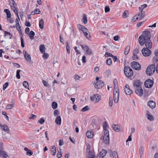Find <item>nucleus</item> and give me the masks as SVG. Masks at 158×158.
Masks as SVG:
<instances>
[{
  "label": "nucleus",
  "instance_id": "obj_58",
  "mask_svg": "<svg viewBox=\"0 0 158 158\" xmlns=\"http://www.w3.org/2000/svg\"><path fill=\"white\" fill-rule=\"evenodd\" d=\"M20 40L21 41V46L23 48L24 47V40L23 38H22V36L21 37Z\"/></svg>",
  "mask_w": 158,
  "mask_h": 158
},
{
  "label": "nucleus",
  "instance_id": "obj_60",
  "mask_svg": "<svg viewBox=\"0 0 158 158\" xmlns=\"http://www.w3.org/2000/svg\"><path fill=\"white\" fill-rule=\"evenodd\" d=\"M147 115H148V118L149 120L152 121L153 119V116L152 115L150 114H147Z\"/></svg>",
  "mask_w": 158,
  "mask_h": 158
},
{
  "label": "nucleus",
  "instance_id": "obj_28",
  "mask_svg": "<svg viewBox=\"0 0 158 158\" xmlns=\"http://www.w3.org/2000/svg\"><path fill=\"white\" fill-rule=\"evenodd\" d=\"M4 11L6 13L7 18H10L11 16V14L10 10L8 9H5Z\"/></svg>",
  "mask_w": 158,
  "mask_h": 158
},
{
  "label": "nucleus",
  "instance_id": "obj_57",
  "mask_svg": "<svg viewBox=\"0 0 158 158\" xmlns=\"http://www.w3.org/2000/svg\"><path fill=\"white\" fill-rule=\"evenodd\" d=\"M110 9L108 6H105V11L106 13L109 12Z\"/></svg>",
  "mask_w": 158,
  "mask_h": 158
},
{
  "label": "nucleus",
  "instance_id": "obj_43",
  "mask_svg": "<svg viewBox=\"0 0 158 158\" xmlns=\"http://www.w3.org/2000/svg\"><path fill=\"white\" fill-rule=\"evenodd\" d=\"M128 12L127 11H125L123 13V18H125L128 16Z\"/></svg>",
  "mask_w": 158,
  "mask_h": 158
},
{
  "label": "nucleus",
  "instance_id": "obj_54",
  "mask_svg": "<svg viewBox=\"0 0 158 158\" xmlns=\"http://www.w3.org/2000/svg\"><path fill=\"white\" fill-rule=\"evenodd\" d=\"M85 15V14H84V17L83 18V19L84 20L83 23L85 24L87 23V21L86 16V15Z\"/></svg>",
  "mask_w": 158,
  "mask_h": 158
},
{
  "label": "nucleus",
  "instance_id": "obj_23",
  "mask_svg": "<svg viewBox=\"0 0 158 158\" xmlns=\"http://www.w3.org/2000/svg\"><path fill=\"white\" fill-rule=\"evenodd\" d=\"M61 119L60 116H58L55 119L56 123L58 125H60L61 123Z\"/></svg>",
  "mask_w": 158,
  "mask_h": 158
},
{
  "label": "nucleus",
  "instance_id": "obj_21",
  "mask_svg": "<svg viewBox=\"0 0 158 158\" xmlns=\"http://www.w3.org/2000/svg\"><path fill=\"white\" fill-rule=\"evenodd\" d=\"M0 156L3 157L4 158H7L8 157V156L6 153V152L3 151V150H0Z\"/></svg>",
  "mask_w": 158,
  "mask_h": 158
},
{
  "label": "nucleus",
  "instance_id": "obj_55",
  "mask_svg": "<svg viewBox=\"0 0 158 158\" xmlns=\"http://www.w3.org/2000/svg\"><path fill=\"white\" fill-rule=\"evenodd\" d=\"M8 83L7 82H6L3 85V90H5L8 86Z\"/></svg>",
  "mask_w": 158,
  "mask_h": 158
},
{
  "label": "nucleus",
  "instance_id": "obj_56",
  "mask_svg": "<svg viewBox=\"0 0 158 158\" xmlns=\"http://www.w3.org/2000/svg\"><path fill=\"white\" fill-rule=\"evenodd\" d=\"M83 28H82V31L84 33H86V32H88V29L85 27H82Z\"/></svg>",
  "mask_w": 158,
  "mask_h": 158
},
{
  "label": "nucleus",
  "instance_id": "obj_33",
  "mask_svg": "<svg viewBox=\"0 0 158 158\" xmlns=\"http://www.w3.org/2000/svg\"><path fill=\"white\" fill-rule=\"evenodd\" d=\"M130 48V47L129 46H127L126 47L124 51V54L125 55H127L128 54L129 52Z\"/></svg>",
  "mask_w": 158,
  "mask_h": 158
},
{
  "label": "nucleus",
  "instance_id": "obj_53",
  "mask_svg": "<svg viewBox=\"0 0 158 158\" xmlns=\"http://www.w3.org/2000/svg\"><path fill=\"white\" fill-rule=\"evenodd\" d=\"M113 100L112 98H110L109 105L110 106H111L113 105Z\"/></svg>",
  "mask_w": 158,
  "mask_h": 158
},
{
  "label": "nucleus",
  "instance_id": "obj_52",
  "mask_svg": "<svg viewBox=\"0 0 158 158\" xmlns=\"http://www.w3.org/2000/svg\"><path fill=\"white\" fill-rule=\"evenodd\" d=\"M81 46L82 49L83 50H84V51H86L87 49H88V48L85 45L83 44V45H81Z\"/></svg>",
  "mask_w": 158,
  "mask_h": 158
},
{
  "label": "nucleus",
  "instance_id": "obj_64",
  "mask_svg": "<svg viewBox=\"0 0 158 158\" xmlns=\"http://www.w3.org/2000/svg\"><path fill=\"white\" fill-rule=\"evenodd\" d=\"M88 32H86V33H84V35L85 36L86 38L89 39L90 37V35L89 34Z\"/></svg>",
  "mask_w": 158,
  "mask_h": 158
},
{
  "label": "nucleus",
  "instance_id": "obj_32",
  "mask_svg": "<svg viewBox=\"0 0 158 158\" xmlns=\"http://www.w3.org/2000/svg\"><path fill=\"white\" fill-rule=\"evenodd\" d=\"M35 33L33 31H31L29 34V36L30 37V38L31 40H33L34 39V36L35 35Z\"/></svg>",
  "mask_w": 158,
  "mask_h": 158
},
{
  "label": "nucleus",
  "instance_id": "obj_62",
  "mask_svg": "<svg viewBox=\"0 0 158 158\" xmlns=\"http://www.w3.org/2000/svg\"><path fill=\"white\" fill-rule=\"evenodd\" d=\"M35 13V14H40V11L39 9H35L34 10Z\"/></svg>",
  "mask_w": 158,
  "mask_h": 158
},
{
  "label": "nucleus",
  "instance_id": "obj_50",
  "mask_svg": "<svg viewBox=\"0 0 158 158\" xmlns=\"http://www.w3.org/2000/svg\"><path fill=\"white\" fill-rule=\"evenodd\" d=\"M89 109L88 106H86L81 110V111L83 112H85L89 110Z\"/></svg>",
  "mask_w": 158,
  "mask_h": 158
},
{
  "label": "nucleus",
  "instance_id": "obj_14",
  "mask_svg": "<svg viewBox=\"0 0 158 158\" xmlns=\"http://www.w3.org/2000/svg\"><path fill=\"white\" fill-rule=\"evenodd\" d=\"M90 99L91 101L95 100L97 102L101 99V97L98 94L94 95L92 97H91Z\"/></svg>",
  "mask_w": 158,
  "mask_h": 158
},
{
  "label": "nucleus",
  "instance_id": "obj_18",
  "mask_svg": "<svg viewBox=\"0 0 158 158\" xmlns=\"http://www.w3.org/2000/svg\"><path fill=\"white\" fill-rule=\"evenodd\" d=\"M0 126L1 128L5 132H8L9 131V129L7 125H3L0 123Z\"/></svg>",
  "mask_w": 158,
  "mask_h": 158
},
{
  "label": "nucleus",
  "instance_id": "obj_25",
  "mask_svg": "<svg viewBox=\"0 0 158 158\" xmlns=\"http://www.w3.org/2000/svg\"><path fill=\"white\" fill-rule=\"evenodd\" d=\"M4 33V36L5 37L9 39H10L12 38V36L10 33L5 31Z\"/></svg>",
  "mask_w": 158,
  "mask_h": 158
},
{
  "label": "nucleus",
  "instance_id": "obj_59",
  "mask_svg": "<svg viewBox=\"0 0 158 158\" xmlns=\"http://www.w3.org/2000/svg\"><path fill=\"white\" fill-rule=\"evenodd\" d=\"M44 120L43 118H40L38 121V122L41 124H43L44 123Z\"/></svg>",
  "mask_w": 158,
  "mask_h": 158
},
{
  "label": "nucleus",
  "instance_id": "obj_22",
  "mask_svg": "<svg viewBox=\"0 0 158 158\" xmlns=\"http://www.w3.org/2000/svg\"><path fill=\"white\" fill-rule=\"evenodd\" d=\"M148 105L151 108H154L155 107L156 105L154 102L153 101H149L148 103Z\"/></svg>",
  "mask_w": 158,
  "mask_h": 158
},
{
  "label": "nucleus",
  "instance_id": "obj_44",
  "mask_svg": "<svg viewBox=\"0 0 158 158\" xmlns=\"http://www.w3.org/2000/svg\"><path fill=\"white\" fill-rule=\"evenodd\" d=\"M20 70H18L16 72V77L17 78L19 79L20 78Z\"/></svg>",
  "mask_w": 158,
  "mask_h": 158
},
{
  "label": "nucleus",
  "instance_id": "obj_20",
  "mask_svg": "<svg viewBox=\"0 0 158 158\" xmlns=\"http://www.w3.org/2000/svg\"><path fill=\"white\" fill-rule=\"evenodd\" d=\"M86 135L88 138H91L93 137V132L91 131H88L86 132Z\"/></svg>",
  "mask_w": 158,
  "mask_h": 158
},
{
  "label": "nucleus",
  "instance_id": "obj_46",
  "mask_svg": "<svg viewBox=\"0 0 158 158\" xmlns=\"http://www.w3.org/2000/svg\"><path fill=\"white\" fill-rule=\"evenodd\" d=\"M14 106V104H10L7 105L6 106V109H10L12 108Z\"/></svg>",
  "mask_w": 158,
  "mask_h": 158
},
{
  "label": "nucleus",
  "instance_id": "obj_29",
  "mask_svg": "<svg viewBox=\"0 0 158 158\" xmlns=\"http://www.w3.org/2000/svg\"><path fill=\"white\" fill-rule=\"evenodd\" d=\"M147 6V5L146 4H144L141 5L140 7H139V10L141 12H144L143 11V10Z\"/></svg>",
  "mask_w": 158,
  "mask_h": 158
},
{
  "label": "nucleus",
  "instance_id": "obj_2",
  "mask_svg": "<svg viewBox=\"0 0 158 158\" xmlns=\"http://www.w3.org/2000/svg\"><path fill=\"white\" fill-rule=\"evenodd\" d=\"M155 70V66L154 64H151L147 68L146 72V74L148 76L153 74Z\"/></svg>",
  "mask_w": 158,
  "mask_h": 158
},
{
  "label": "nucleus",
  "instance_id": "obj_41",
  "mask_svg": "<svg viewBox=\"0 0 158 158\" xmlns=\"http://www.w3.org/2000/svg\"><path fill=\"white\" fill-rule=\"evenodd\" d=\"M112 63L111 59L110 58H108L106 61V64L107 65H110Z\"/></svg>",
  "mask_w": 158,
  "mask_h": 158
},
{
  "label": "nucleus",
  "instance_id": "obj_30",
  "mask_svg": "<svg viewBox=\"0 0 158 158\" xmlns=\"http://www.w3.org/2000/svg\"><path fill=\"white\" fill-rule=\"evenodd\" d=\"M44 21L43 19H41L39 21V25L41 29H43L44 27Z\"/></svg>",
  "mask_w": 158,
  "mask_h": 158
},
{
  "label": "nucleus",
  "instance_id": "obj_38",
  "mask_svg": "<svg viewBox=\"0 0 158 158\" xmlns=\"http://www.w3.org/2000/svg\"><path fill=\"white\" fill-rule=\"evenodd\" d=\"M108 125L106 122H104L103 123V127L105 131H108L107 130V127H108Z\"/></svg>",
  "mask_w": 158,
  "mask_h": 158
},
{
  "label": "nucleus",
  "instance_id": "obj_8",
  "mask_svg": "<svg viewBox=\"0 0 158 158\" xmlns=\"http://www.w3.org/2000/svg\"><path fill=\"white\" fill-rule=\"evenodd\" d=\"M139 50L138 49H135L133 51L132 59L133 60H137L139 59V56L137 54L139 52Z\"/></svg>",
  "mask_w": 158,
  "mask_h": 158
},
{
  "label": "nucleus",
  "instance_id": "obj_7",
  "mask_svg": "<svg viewBox=\"0 0 158 158\" xmlns=\"http://www.w3.org/2000/svg\"><path fill=\"white\" fill-rule=\"evenodd\" d=\"M135 92L139 96H141L143 94V90L141 87H137L135 88Z\"/></svg>",
  "mask_w": 158,
  "mask_h": 158
},
{
  "label": "nucleus",
  "instance_id": "obj_12",
  "mask_svg": "<svg viewBox=\"0 0 158 158\" xmlns=\"http://www.w3.org/2000/svg\"><path fill=\"white\" fill-rule=\"evenodd\" d=\"M124 91L127 95H130L131 94L133 91L129 88V86L127 85H126L124 89Z\"/></svg>",
  "mask_w": 158,
  "mask_h": 158
},
{
  "label": "nucleus",
  "instance_id": "obj_51",
  "mask_svg": "<svg viewBox=\"0 0 158 158\" xmlns=\"http://www.w3.org/2000/svg\"><path fill=\"white\" fill-rule=\"evenodd\" d=\"M60 114L59 111L58 110H56L54 111V115L55 116H57Z\"/></svg>",
  "mask_w": 158,
  "mask_h": 158
},
{
  "label": "nucleus",
  "instance_id": "obj_39",
  "mask_svg": "<svg viewBox=\"0 0 158 158\" xmlns=\"http://www.w3.org/2000/svg\"><path fill=\"white\" fill-rule=\"evenodd\" d=\"M40 51L41 52H45V47L44 44H41L40 46Z\"/></svg>",
  "mask_w": 158,
  "mask_h": 158
},
{
  "label": "nucleus",
  "instance_id": "obj_10",
  "mask_svg": "<svg viewBox=\"0 0 158 158\" xmlns=\"http://www.w3.org/2000/svg\"><path fill=\"white\" fill-rule=\"evenodd\" d=\"M144 85L146 88H150L152 86L153 82L151 80L148 79L145 82Z\"/></svg>",
  "mask_w": 158,
  "mask_h": 158
},
{
  "label": "nucleus",
  "instance_id": "obj_36",
  "mask_svg": "<svg viewBox=\"0 0 158 158\" xmlns=\"http://www.w3.org/2000/svg\"><path fill=\"white\" fill-rule=\"evenodd\" d=\"M86 146V152L87 153H88V152L91 151L92 150H90V146L89 144H87Z\"/></svg>",
  "mask_w": 158,
  "mask_h": 158
},
{
  "label": "nucleus",
  "instance_id": "obj_16",
  "mask_svg": "<svg viewBox=\"0 0 158 158\" xmlns=\"http://www.w3.org/2000/svg\"><path fill=\"white\" fill-rule=\"evenodd\" d=\"M142 84V83L139 80H136L134 81L133 85L135 88H137V87H141Z\"/></svg>",
  "mask_w": 158,
  "mask_h": 158
},
{
  "label": "nucleus",
  "instance_id": "obj_47",
  "mask_svg": "<svg viewBox=\"0 0 158 158\" xmlns=\"http://www.w3.org/2000/svg\"><path fill=\"white\" fill-rule=\"evenodd\" d=\"M125 3L126 5L127 6H132V4L133 3V2H132L130 1L129 0V2H128L127 1H126Z\"/></svg>",
  "mask_w": 158,
  "mask_h": 158
},
{
  "label": "nucleus",
  "instance_id": "obj_37",
  "mask_svg": "<svg viewBox=\"0 0 158 158\" xmlns=\"http://www.w3.org/2000/svg\"><path fill=\"white\" fill-rule=\"evenodd\" d=\"M52 108L53 109H55L57 108V104L56 102H53L52 103Z\"/></svg>",
  "mask_w": 158,
  "mask_h": 158
},
{
  "label": "nucleus",
  "instance_id": "obj_4",
  "mask_svg": "<svg viewBox=\"0 0 158 158\" xmlns=\"http://www.w3.org/2000/svg\"><path fill=\"white\" fill-rule=\"evenodd\" d=\"M103 143L106 144H109L110 143L109 131H106L104 132V135L103 140Z\"/></svg>",
  "mask_w": 158,
  "mask_h": 158
},
{
  "label": "nucleus",
  "instance_id": "obj_3",
  "mask_svg": "<svg viewBox=\"0 0 158 158\" xmlns=\"http://www.w3.org/2000/svg\"><path fill=\"white\" fill-rule=\"evenodd\" d=\"M124 73L127 77H131L133 75V72L131 68L128 66H126L124 68Z\"/></svg>",
  "mask_w": 158,
  "mask_h": 158
},
{
  "label": "nucleus",
  "instance_id": "obj_19",
  "mask_svg": "<svg viewBox=\"0 0 158 158\" xmlns=\"http://www.w3.org/2000/svg\"><path fill=\"white\" fill-rule=\"evenodd\" d=\"M88 154V158H94L95 157V154L93 150L87 153Z\"/></svg>",
  "mask_w": 158,
  "mask_h": 158
},
{
  "label": "nucleus",
  "instance_id": "obj_31",
  "mask_svg": "<svg viewBox=\"0 0 158 158\" xmlns=\"http://www.w3.org/2000/svg\"><path fill=\"white\" fill-rule=\"evenodd\" d=\"M144 148L143 147H141L139 150V152L140 155V157H143V154Z\"/></svg>",
  "mask_w": 158,
  "mask_h": 158
},
{
  "label": "nucleus",
  "instance_id": "obj_34",
  "mask_svg": "<svg viewBox=\"0 0 158 158\" xmlns=\"http://www.w3.org/2000/svg\"><path fill=\"white\" fill-rule=\"evenodd\" d=\"M35 95L36 97L39 99H40V98H42L43 96L42 94L40 92H39L37 93Z\"/></svg>",
  "mask_w": 158,
  "mask_h": 158
},
{
  "label": "nucleus",
  "instance_id": "obj_35",
  "mask_svg": "<svg viewBox=\"0 0 158 158\" xmlns=\"http://www.w3.org/2000/svg\"><path fill=\"white\" fill-rule=\"evenodd\" d=\"M139 19V17L137 15L134 16L131 20V22H134Z\"/></svg>",
  "mask_w": 158,
  "mask_h": 158
},
{
  "label": "nucleus",
  "instance_id": "obj_40",
  "mask_svg": "<svg viewBox=\"0 0 158 158\" xmlns=\"http://www.w3.org/2000/svg\"><path fill=\"white\" fill-rule=\"evenodd\" d=\"M81 78L78 76L76 74L75 75V77H74V79L75 80L78 82L79 81L81 80Z\"/></svg>",
  "mask_w": 158,
  "mask_h": 158
},
{
  "label": "nucleus",
  "instance_id": "obj_63",
  "mask_svg": "<svg viewBox=\"0 0 158 158\" xmlns=\"http://www.w3.org/2000/svg\"><path fill=\"white\" fill-rule=\"evenodd\" d=\"M120 39V37L118 35L115 36L114 37V40L115 41H118Z\"/></svg>",
  "mask_w": 158,
  "mask_h": 158
},
{
  "label": "nucleus",
  "instance_id": "obj_15",
  "mask_svg": "<svg viewBox=\"0 0 158 158\" xmlns=\"http://www.w3.org/2000/svg\"><path fill=\"white\" fill-rule=\"evenodd\" d=\"M106 150L104 149L102 150L97 156V158H100L103 157L106 155Z\"/></svg>",
  "mask_w": 158,
  "mask_h": 158
},
{
  "label": "nucleus",
  "instance_id": "obj_11",
  "mask_svg": "<svg viewBox=\"0 0 158 158\" xmlns=\"http://www.w3.org/2000/svg\"><path fill=\"white\" fill-rule=\"evenodd\" d=\"M23 53L26 60L28 61H31V55L27 53V52L25 50L23 51Z\"/></svg>",
  "mask_w": 158,
  "mask_h": 158
},
{
  "label": "nucleus",
  "instance_id": "obj_13",
  "mask_svg": "<svg viewBox=\"0 0 158 158\" xmlns=\"http://www.w3.org/2000/svg\"><path fill=\"white\" fill-rule=\"evenodd\" d=\"M114 102L115 103H117L118 101L119 97V91H116V92L114 91Z\"/></svg>",
  "mask_w": 158,
  "mask_h": 158
},
{
  "label": "nucleus",
  "instance_id": "obj_1",
  "mask_svg": "<svg viewBox=\"0 0 158 158\" xmlns=\"http://www.w3.org/2000/svg\"><path fill=\"white\" fill-rule=\"evenodd\" d=\"M151 34L148 31H144L139 38V42L141 46L145 44L146 48L150 49L152 46V43L150 39Z\"/></svg>",
  "mask_w": 158,
  "mask_h": 158
},
{
  "label": "nucleus",
  "instance_id": "obj_49",
  "mask_svg": "<svg viewBox=\"0 0 158 158\" xmlns=\"http://www.w3.org/2000/svg\"><path fill=\"white\" fill-rule=\"evenodd\" d=\"M85 53L89 55H90L92 53L91 50L88 48V49L86 50Z\"/></svg>",
  "mask_w": 158,
  "mask_h": 158
},
{
  "label": "nucleus",
  "instance_id": "obj_61",
  "mask_svg": "<svg viewBox=\"0 0 158 158\" xmlns=\"http://www.w3.org/2000/svg\"><path fill=\"white\" fill-rule=\"evenodd\" d=\"M48 57V55L45 52H44V55L43 56V57H44V59H47Z\"/></svg>",
  "mask_w": 158,
  "mask_h": 158
},
{
  "label": "nucleus",
  "instance_id": "obj_26",
  "mask_svg": "<svg viewBox=\"0 0 158 158\" xmlns=\"http://www.w3.org/2000/svg\"><path fill=\"white\" fill-rule=\"evenodd\" d=\"M10 3L11 4L10 7L11 9L16 8L17 4L14 0H10Z\"/></svg>",
  "mask_w": 158,
  "mask_h": 158
},
{
  "label": "nucleus",
  "instance_id": "obj_6",
  "mask_svg": "<svg viewBox=\"0 0 158 158\" xmlns=\"http://www.w3.org/2000/svg\"><path fill=\"white\" fill-rule=\"evenodd\" d=\"M131 66L133 69L136 70H139L141 69L140 64L137 62H132L131 63Z\"/></svg>",
  "mask_w": 158,
  "mask_h": 158
},
{
  "label": "nucleus",
  "instance_id": "obj_45",
  "mask_svg": "<svg viewBox=\"0 0 158 158\" xmlns=\"http://www.w3.org/2000/svg\"><path fill=\"white\" fill-rule=\"evenodd\" d=\"M23 85L25 88L28 89V83L27 81H23Z\"/></svg>",
  "mask_w": 158,
  "mask_h": 158
},
{
  "label": "nucleus",
  "instance_id": "obj_48",
  "mask_svg": "<svg viewBox=\"0 0 158 158\" xmlns=\"http://www.w3.org/2000/svg\"><path fill=\"white\" fill-rule=\"evenodd\" d=\"M66 44H67L66 48L67 49V52L68 54H69L70 53V50H69V44L67 42H66L65 43Z\"/></svg>",
  "mask_w": 158,
  "mask_h": 158
},
{
  "label": "nucleus",
  "instance_id": "obj_5",
  "mask_svg": "<svg viewBox=\"0 0 158 158\" xmlns=\"http://www.w3.org/2000/svg\"><path fill=\"white\" fill-rule=\"evenodd\" d=\"M143 55L146 57L149 56L151 54V51L149 50V48H143L141 51Z\"/></svg>",
  "mask_w": 158,
  "mask_h": 158
},
{
  "label": "nucleus",
  "instance_id": "obj_24",
  "mask_svg": "<svg viewBox=\"0 0 158 158\" xmlns=\"http://www.w3.org/2000/svg\"><path fill=\"white\" fill-rule=\"evenodd\" d=\"M137 15H138V16L139 17V19L140 20L144 17L145 16V12L140 11V12Z\"/></svg>",
  "mask_w": 158,
  "mask_h": 158
},
{
  "label": "nucleus",
  "instance_id": "obj_17",
  "mask_svg": "<svg viewBox=\"0 0 158 158\" xmlns=\"http://www.w3.org/2000/svg\"><path fill=\"white\" fill-rule=\"evenodd\" d=\"M112 127L116 132H118L120 131L121 127L120 125L114 124L113 125Z\"/></svg>",
  "mask_w": 158,
  "mask_h": 158
},
{
  "label": "nucleus",
  "instance_id": "obj_9",
  "mask_svg": "<svg viewBox=\"0 0 158 158\" xmlns=\"http://www.w3.org/2000/svg\"><path fill=\"white\" fill-rule=\"evenodd\" d=\"M104 85V83L102 81H98L95 84V87L97 89H100Z\"/></svg>",
  "mask_w": 158,
  "mask_h": 158
},
{
  "label": "nucleus",
  "instance_id": "obj_27",
  "mask_svg": "<svg viewBox=\"0 0 158 158\" xmlns=\"http://www.w3.org/2000/svg\"><path fill=\"white\" fill-rule=\"evenodd\" d=\"M51 154L53 156L55 155L56 152L55 146H51Z\"/></svg>",
  "mask_w": 158,
  "mask_h": 158
},
{
  "label": "nucleus",
  "instance_id": "obj_42",
  "mask_svg": "<svg viewBox=\"0 0 158 158\" xmlns=\"http://www.w3.org/2000/svg\"><path fill=\"white\" fill-rule=\"evenodd\" d=\"M105 56L106 57H108L109 56L112 57V56H113V55L110 52H106L105 53Z\"/></svg>",
  "mask_w": 158,
  "mask_h": 158
}]
</instances>
